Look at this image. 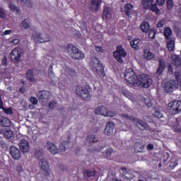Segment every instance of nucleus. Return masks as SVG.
<instances>
[{
  "label": "nucleus",
  "instance_id": "63",
  "mask_svg": "<svg viewBox=\"0 0 181 181\" xmlns=\"http://www.w3.org/2000/svg\"><path fill=\"white\" fill-rule=\"evenodd\" d=\"M25 91V86H22L19 88V93H21V94H23Z\"/></svg>",
  "mask_w": 181,
  "mask_h": 181
},
{
  "label": "nucleus",
  "instance_id": "53",
  "mask_svg": "<svg viewBox=\"0 0 181 181\" xmlns=\"http://www.w3.org/2000/svg\"><path fill=\"white\" fill-rule=\"evenodd\" d=\"M1 110H3V111L5 112V114H12L11 108H4L3 106V108H1Z\"/></svg>",
  "mask_w": 181,
  "mask_h": 181
},
{
  "label": "nucleus",
  "instance_id": "42",
  "mask_svg": "<svg viewBox=\"0 0 181 181\" xmlns=\"http://www.w3.org/2000/svg\"><path fill=\"white\" fill-rule=\"evenodd\" d=\"M92 64L93 65V67H95V66H100V64H103L100 63V59L97 57H93L91 59Z\"/></svg>",
  "mask_w": 181,
  "mask_h": 181
},
{
  "label": "nucleus",
  "instance_id": "51",
  "mask_svg": "<svg viewBox=\"0 0 181 181\" xmlns=\"http://www.w3.org/2000/svg\"><path fill=\"white\" fill-rule=\"evenodd\" d=\"M177 165V161H173V160L170 161V168H171V169H175V168H176Z\"/></svg>",
  "mask_w": 181,
  "mask_h": 181
},
{
  "label": "nucleus",
  "instance_id": "25",
  "mask_svg": "<svg viewBox=\"0 0 181 181\" xmlns=\"http://www.w3.org/2000/svg\"><path fill=\"white\" fill-rule=\"evenodd\" d=\"M30 21L29 18L24 19L20 24L21 28L23 30H26V29H29L30 28Z\"/></svg>",
  "mask_w": 181,
  "mask_h": 181
},
{
  "label": "nucleus",
  "instance_id": "38",
  "mask_svg": "<svg viewBox=\"0 0 181 181\" xmlns=\"http://www.w3.org/2000/svg\"><path fill=\"white\" fill-rule=\"evenodd\" d=\"M86 140L88 141V142H90V144L94 142H98V140L95 139V135L94 134L88 135L86 138Z\"/></svg>",
  "mask_w": 181,
  "mask_h": 181
},
{
  "label": "nucleus",
  "instance_id": "36",
  "mask_svg": "<svg viewBox=\"0 0 181 181\" xmlns=\"http://www.w3.org/2000/svg\"><path fill=\"white\" fill-rule=\"evenodd\" d=\"M85 173H86V175L88 177H94V176H95V175H97V170H86L85 171Z\"/></svg>",
  "mask_w": 181,
  "mask_h": 181
},
{
  "label": "nucleus",
  "instance_id": "5",
  "mask_svg": "<svg viewBox=\"0 0 181 181\" xmlns=\"http://www.w3.org/2000/svg\"><path fill=\"white\" fill-rule=\"evenodd\" d=\"M138 75H136V72L134 71L133 69H128L125 70L124 73V80L128 83V84H130L131 86H134L136 84V81Z\"/></svg>",
  "mask_w": 181,
  "mask_h": 181
},
{
  "label": "nucleus",
  "instance_id": "21",
  "mask_svg": "<svg viewBox=\"0 0 181 181\" xmlns=\"http://www.w3.org/2000/svg\"><path fill=\"white\" fill-rule=\"evenodd\" d=\"M134 8V5L127 3L124 5V12L125 13V15H127V16H128V18H129V16H131V15H132V9Z\"/></svg>",
  "mask_w": 181,
  "mask_h": 181
},
{
  "label": "nucleus",
  "instance_id": "64",
  "mask_svg": "<svg viewBox=\"0 0 181 181\" xmlns=\"http://www.w3.org/2000/svg\"><path fill=\"white\" fill-rule=\"evenodd\" d=\"M11 33H12V30H6L4 33V35H11Z\"/></svg>",
  "mask_w": 181,
  "mask_h": 181
},
{
  "label": "nucleus",
  "instance_id": "49",
  "mask_svg": "<svg viewBox=\"0 0 181 181\" xmlns=\"http://www.w3.org/2000/svg\"><path fill=\"white\" fill-rule=\"evenodd\" d=\"M30 103H32V104L33 105H37V103H39V100H37V98L31 96L30 99Z\"/></svg>",
  "mask_w": 181,
  "mask_h": 181
},
{
  "label": "nucleus",
  "instance_id": "13",
  "mask_svg": "<svg viewBox=\"0 0 181 181\" xmlns=\"http://www.w3.org/2000/svg\"><path fill=\"white\" fill-rule=\"evenodd\" d=\"M9 153L14 160H19V159H21V150L16 148V146H12L11 147H10Z\"/></svg>",
  "mask_w": 181,
  "mask_h": 181
},
{
  "label": "nucleus",
  "instance_id": "46",
  "mask_svg": "<svg viewBox=\"0 0 181 181\" xmlns=\"http://www.w3.org/2000/svg\"><path fill=\"white\" fill-rule=\"evenodd\" d=\"M5 18H6V13L5 12V9L0 8V19H5Z\"/></svg>",
  "mask_w": 181,
  "mask_h": 181
},
{
  "label": "nucleus",
  "instance_id": "30",
  "mask_svg": "<svg viewBox=\"0 0 181 181\" xmlns=\"http://www.w3.org/2000/svg\"><path fill=\"white\" fill-rule=\"evenodd\" d=\"M8 8L11 12H15L17 15L18 13H21V9H19L16 5L13 4L12 1H10Z\"/></svg>",
  "mask_w": 181,
  "mask_h": 181
},
{
  "label": "nucleus",
  "instance_id": "11",
  "mask_svg": "<svg viewBox=\"0 0 181 181\" xmlns=\"http://www.w3.org/2000/svg\"><path fill=\"white\" fill-rule=\"evenodd\" d=\"M93 71L96 77H99L100 78H104L105 77V71H104L103 64L96 65L93 67Z\"/></svg>",
  "mask_w": 181,
  "mask_h": 181
},
{
  "label": "nucleus",
  "instance_id": "27",
  "mask_svg": "<svg viewBox=\"0 0 181 181\" xmlns=\"http://www.w3.org/2000/svg\"><path fill=\"white\" fill-rule=\"evenodd\" d=\"M70 145L69 141H64L62 143L59 145V151L60 152H66V149H69Z\"/></svg>",
  "mask_w": 181,
  "mask_h": 181
},
{
  "label": "nucleus",
  "instance_id": "47",
  "mask_svg": "<svg viewBox=\"0 0 181 181\" xmlns=\"http://www.w3.org/2000/svg\"><path fill=\"white\" fill-rule=\"evenodd\" d=\"M153 115L156 118H158V119L162 118V117H163V114H162V112H160L159 110H156L153 114Z\"/></svg>",
  "mask_w": 181,
  "mask_h": 181
},
{
  "label": "nucleus",
  "instance_id": "44",
  "mask_svg": "<svg viewBox=\"0 0 181 181\" xmlns=\"http://www.w3.org/2000/svg\"><path fill=\"white\" fill-rule=\"evenodd\" d=\"M165 22L166 20H165V18L159 20V21L157 23V28H163V26H165Z\"/></svg>",
  "mask_w": 181,
  "mask_h": 181
},
{
  "label": "nucleus",
  "instance_id": "33",
  "mask_svg": "<svg viewBox=\"0 0 181 181\" xmlns=\"http://www.w3.org/2000/svg\"><path fill=\"white\" fill-rule=\"evenodd\" d=\"M3 135L6 139H11L13 136V131L11 130V129L4 130Z\"/></svg>",
  "mask_w": 181,
  "mask_h": 181
},
{
  "label": "nucleus",
  "instance_id": "57",
  "mask_svg": "<svg viewBox=\"0 0 181 181\" xmlns=\"http://www.w3.org/2000/svg\"><path fill=\"white\" fill-rule=\"evenodd\" d=\"M120 169H121V170H123L122 176H125L128 173V171H127L126 167H122Z\"/></svg>",
  "mask_w": 181,
  "mask_h": 181
},
{
  "label": "nucleus",
  "instance_id": "7",
  "mask_svg": "<svg viewBox=\"0 0 181 181\" xmlns=\"http://www.w3.org/2000/svg\"><path fill=\"white\" fill-rule=\"evenodd\" d=\"M177 88H179V83L175 79H170L164 85V91L168 94H173V91H176Z\"/></svg>",
  "mask_w": 181,
  "mask_h": 181
},
{
  "label": "nucleus",
  "instance_id": "18",
  "mask_svg": "<svg viewBox=\"0 0 181 181\" xmlns=\"http://www.w3.org/2000/svg\"><path fill=\"white\" fill-rule=\"evenodd\" d=\"M19 147L21 151L23 152V153H26L29 151V141L26 139H21L19 142Z\"/></svg>",
  "mask_w": 181,
  "mask_h": 181
},
{
  "label": "nucleus",
  "instance_id": "8",
  "mask_svg": "<svg viewBox=\"0 0 181 181\" xmlns=\"http://www.w3.org/2000/svg\"><path fill=\"white\" fill-rule=\"evenodd\" d=\"M45 176H50V165L46 158H39L38 162Z\"/></svg>",
  "mask_w": 181,
  "mask_h": 181
},
{
  "label": "nucleus",
  "instance_id": "6",
  "mask_svg": "<svg viewBox=\"0 0 181 181\" xmlns=\"http://www.w3.org/2000/svg\"><path fill=\"white\" fill-rule=\"evenodd\" d=\"M113 57L119 63H124V58L127 57V52L122 45H118L113 52Z\"/></svg>",
  "mask_w": 181,
  "mask_h": 181
},
{
  "label": "nucleus",
  "instance_id": "45",
  "mask_svg": "<svg viewBox=\"0 0 181 181\" xmlns=\"http://www.w3.org/2000/svg\"><path fill=\"white\" fill-rule=\"evenodd\" d=\"M49 77H54V72H53V65L50 64L48 70Z\"/></svg>",
  "mask_w": 181,
  "mask_h": 181
},
{
  "label": "nucleus",
  "instance_id": "2",
  "mask_svg": "<svg viewBox=\"0 0 181 181\" xmlns=\"http://www.w3.org/2000/svg\"><path fill=\"white\" fill-rule=\"evenodd\" d=\"M136 78L137 81H136L134 87H144V88H148V87L152 86V79L148 75H138Z\"/></svg>",
  "mask_w": 181,
  "mask_h": 181
},
{
  "label": "nucleus",
  "instance_id": "14",
  "mask_svg": "<svg viewBox=\"0 0 181 181\" xmlns=\"http://www.w3.org/2000/svg\"><path fill=\"white\" fill-rule=\"evenodd\" d=\"M33 37L35 42L37 43H45L46 42H50V37H42V33H35L33 34Z\"/></svg>",
  "mask_w": 181,
  "mask_h": 181
},
{
  "label": "nucleus",
  "instance_id": "61",
  "mask_svg": "<svg viewBox=\"0 0 181 181\" xmlns=\"http://www.w3.org/2000/svg\"><path fill=\"white\" fill-rule=\"evenodd\" d=\"M153 148H154V146H153V144H148V146H147V150L148 151H152V149H153Z\"/></svg>",
  "mask_w": 181,
  "mask_h": 181
},
{
  "label": "nucleus",
  "instance_id": "34",
  "mask_svg": "<svg viewBox=\"0 0 181 181\" xmlns=\"http://www.w3.org/2000/svg\"><path fill=\"white\" fill-rule=\"evenodd\" d=\"M111 18V13H110V8L108 7L104 8L103 18L108 21Z\"/></svg>",
  "mask_w": 181,
  "mask_h": 181
},
{
  "label": "nucleus",
  "instance_id": "10",
  "mask_svg": "<svg viewBox=\"0 0 181 181\" xmlns=\"http://www.w3.org/2000/svg\"><path fill=\"white\" fill-rule=\"evenodd\" d=\"M168 107L170 111H173L174 114H179L181 112V101L180 100H173V102L168 103Z\"/></svg>",
  "mask_w": 181,
  "mask_h": 181
},
{
  "label": "nucleus",
  "instance_id": "3",
  "mask_svg": "<svg viewBox=\"0 0 181 181\" xmlns=\"http://www.w3.org/2000/svg\"><path fill=\"white\" fill-rule=\"evenodd\" d=\"M66 50L69 52H70V50H71L70 56L74 60H83V59H84V57H86L84 52H83L77 47H76L71 44H69L67 45Z\"/></svg>",
  "mask_w": 181,
  "mask_h": 181
},
{
  "label": "nucleus",
  "instance_id": "12",
  "mask_svg": "<svg viewBox=\"0 0 181 181\" xmlns=\"http://www.w3.org/2000/svg\"><path fill=\"white\" fill-rule=\"evenodd\" d=\"M22 49L21 48H15L11 52V59L13 62H20L22 57Z\"/></svg>",
  "mask_w": 181,
  "mask_h": 181
},
{
  "label": "nucleus",
  "instance_id": "35",
  "mask_svg": "<svg viewBox=\"0 0 181 181\" xmlns=\"http://www.w3.org/2000/svg\"><path fill=\"white\" fill-rule=\"evenodd\" d=\"M154 0H142L141 4L144 9H149L151 7V4L153 2Z\"/></svg>",
  "mask_w": 181,
  "mask_h": 181
},
{
  "label": "nucleus",
  "instance_id": "20",
  "mask_svg": "<svg viewBox=\"0 0 181 181\" xmlns=\"http://www.w3.org/2000/svg\"><path fill=\"white\" fill-rule=\"evenodd\" d=\"M172 64L176 67L181 66V57L177 54H173L171 56Z\"/></svg>",
  "mask_w": 181,
  "mask_h": 181
},
{
  "label": "nucleus",
  "instance_id": "1",
  "mask_svg": "<svg viewBox=\"0 0 181 181\" xmlns=\"http://www.w3.org/2000/svg\"><path fill=\"white\" fill-rule=\"evenodd\" d=\"M91 91H93V89L88 85L85 86H77L75 88L76 95L83 101H90L91 100V95L90 94Z\"/></svg>",
  "mask_w": 181,
  "mask_h": 181
},
{
  "label": "nucleus",
  "instance_id": "23",
  "mask_svg": "<svg viewBox=\"0 0 181 181\" xmlns=\"http://www.w3.org/2000/svg\"><path fill=\"white\" fill-rule=\"evenodd\" d=\"M47 149L51 152L52 155H56V153H59V149L57 148V146L54 145V144L52 142L47 143Z\"/></svg>",
  "mask_w": 181,
  "mask_h": 181
},
{
  "label": "nucleus",
  "instance_id": "17",
  "mask_svg": "<svg viewBox=\"0 0 181 181\" xmlns=\"http://www.w3.org/2000/svg\"><path fill=\"white\" fill-rule=\"evenodd\" d=\"M165 69H166V63L163 59H158V67L156 70V74H158V76H160L163 74V71H165Z\"/></svg>",
  "mask_w": 181,
  "mask_h": 181
},
{
  "label": "nucleus",
  "instance_id": "31",
  "mask_svg": "<svg viewBox=\"0 0 181 181\" xmlns=\"http://www.w3.org/2000/svg\"><path fill=\"white\" fill-rule=\"evenodd\" d=\"M166 43L168 50H169V52H173V50H175V41L173 39H170L168 40Z\"/></svg>",
  "mask_w": 181,
  "mask_h": 181
},
{
  "label": "nucleus",
  "instance_id": "56",
  "mask_svg": "<svg viewBox=\"0 0 181 181\" xmlns=\"http://www.w3.org/2000/svg\"><path fill=\"white\" fill-rule=\"evenodd\" d=\"M1 64H3V66H6V64H8V59H6V57H4L2 60H1Z\"/></svg>",
  "mask_w": 181,
  "mask_h": 181
},
{
  "label": "nucleus",
  "instance_id": "40",
  "mask_svg": "<svg viewBox=\"0 0 181 181\" xmlns=\"http://www.w3.org/2000/svg\"><path fill=\"white\" fill-rule=\"evenodd\" d=\"M157 31L156 30L151 28L148 30V37L149 39H155L156 36Z\"/></svg>",
  "mask_w": 181,
  "mask_h": 181
},
{
  "label": "nucleus",
  "instance_id": "28",
  "mask_svg": "<svg viewBox=\"0 0 181 181\" xmlns=\"http://www.w3.org/2000/svg\"><path fill=\"white\" fill-rule=\"evenodd\" d=\"M141 42V40L139 38H135L134 40H132L130 42V46L132 47V49H134V50H138L139 49V43Z\"/></svg>",
  "mask_w": 181,
  "mask_h": 181
},
{
  "label": "nucleus",
  "instance_id": "48",
  "mask_svg": "<svg viewBox=\"0 0 181 181\" xmlns=\"http://www.w3.org/2000/svg\"><path fill=\"white\" fill-rule=\"evenodd\" d=\"M167 8L169 11L173 8V0H167Z\"/></svg>",
  "mask_w": 181,
  "mask_h": 181
},
{
  "label": "nucleus",
  "instance_id": "52",
  "mask_svg": "<svg viewBox=\"0 0 181 181\" xmlns=\"http://www.w3.org/2000/svg\"><path fill=\"white\" fill-rule=\"evenodd\" d=\"M144 103L146 104V107H152V102L150 99H144Z\"/></svg>",
  "mask_w": 181,
  "mask_h": 181
},
{
  "label": "nucleus",
  "instance_id": "4",
  "mask_svg": "<svg viewBox=\"0 0 181 181\" xmlns=\"http://www.w3.org/2000/svg\"><path fill=\"white\" fill-rule=\"evenodd\" d=\"M122 117L125 119H129V121L136 122L137 128L140 129L141 131H145V129H148V128H149V125H148L146 122H145L144 120L141 119H136L135 117L129 116L127 114H123Z\"/></svg>",
  "mask_w": 181,
  "mask_h": 181
},
{
  "label": "nucleus",
  "instance_id": "58",
  "mask_svg": "<svg viewBox=\"0 0 181 181\" xmlns=\"http://www.w3.org/2000/svg\"><path fill=\"white\" fill-rule=\"evenodd\" d=\"M18 43H21V40L19 39H13L11 42L12 45H18Z\"/></svg>",
  "mask_w": 181,
  "mask_h": 181
},
{
  "label": "nucleus",
  "instance_id": "54",
  "mask_svg": "<svg viewBox=\"0 0 181 181\" xmlns=\"http://www.w3.org/2000/svg\"><path fill=\"white\" fill-rule=\"evenodd\" d=\"M112 148H107L105 150L106 156H111V155H112Z\"/></svg>",
  "mask_w": 181,
  "mask_h": 181
},
{
  "label": "nucleus",
  "instance_id": "24",
  "mask_svg": "<svg viewBox=\"0 0 181 181\" xmlns=\"http://www.w3.org/2000/svg\"><path fill=\"white\" fill-rule=\"evenodd\" d=\"M140 29L143 32V33H148L151 30V26L149 25V23L146 21H143L140 25Z\"/></svg>",
  "mask_w": 181,
  "mask_h": 181
},
{
  "label": "nucleus",
  "instance_id": "32",
  "mask_svg": "<svg viewBox=\"0 0 181 181\" xmlns=\"http://www.w3.org/2000/svg\"><path fill=\"white\" fill-rule=\"evenodd\" d=\"M144 57L147 60H152V59L155 58V54L151 52V51L148 49H144Z\"/></svg>",
  "mask_w": 181,
  "mask_h": 181
},
{
  "label": "nucleus",
  "instance_id": "29",
  "mask_svg": "<svg viewBox=\"0 0 181 181\" xmlns=\"http://www.w3.org/2000/svg\"><path fill=\"white\" fill-rule=\"evenodd\" d=\"M90 5L95 11H98L100 5H101V0H90Z\"/></svg>",
  "mask_w": 181,
  "mask_h": 181
},
{
  "label": "nucleus",
  "instance_id": "16",
  "mask_svg": "<svg viewBox=\"0 0 181 181\" xmlns=\"http://www.w3.org/2000/svg\"><path fill=\"white\" fill-rule=\"evenodd\" d=\"M115 128V124L112 122H108L105 128L104 134H105V135H107V136L112 135Z\"/></svg>",
  "mask_w": 181,
  "mask_h": 181
},
{
  "label": "nucleus",
  "instance_id": "62",
  "mask_svg": "<svg viewBox=\"0 0 181 181\" xmlns=\"http://www.w3.org/2000/svg\"><path fill=\"white\" fill-rule=\"evenodd\" d=\"M158 5H163L165 4V0H156Z\"/></svg>",
  "mask_w": 181,
  "mask_h": 181
},
{
  "label": "nucleus",
  "instance_id": "60",
  "mask_svg": "<svg viewBox=\"0 0 181 181\" xmlns=\"http://www.w3.org/2000/svg\"><path fill=\"white\" fill-rule=\"evenodd\" d=\"M0 146H1V148H6V142L1 141H0Z\"/></svg>",
  "mask_w": 181,
  "mask_h": 181
},
{
  "label": "nucleus",
  "instance_id": "39",
  "mask_svg": "<svg viewBox=\"0 0 181 181\" xmlns=\"http://www.w3.org/2000/svg\"><path fill=\"white\" fill-rule=\"evenodd\" d=\"M17 1L23 2V4H25L27 8H32V6H33V3H32L30 0H17Z\"/></svg>",
  "mask_w": 181,
  "mask_h": 181
},
{
  "label": "nucleus",
  "instance_id": "9",
  "mask_svg": "<svg viewBox=\"0 0 181 181\" xmlns=\"http://www.w3.org/2000/svg\"><path fill=\"white\" fill-rule=\"evenodd\" d=\"M95 114L97 115H103V117H113L114 113L111 111H108V109L105 106H99L95 109Z\"/></svg>",
  "mask_w": 181,
  "mask_h": 181
},
{
  "label": "nucleus",
  "instance_id": "22",
  "mask_svg": "<svg viewBox=\"0 0 181 181\" xmlns=\"http://www.w3.org/2000/svg\"><path fill=\"white\" fill-rule=\"evenodd\" d=\"M173 34V31L172 30L171 28L169 27H165L164 28V37L165 39V40H170V39H172V35Z\"/></svg>",
  "mask_w": 181,
  "mask_h": 181
},
{
  "label": "nucleus",
  "instance_id": "26",
  "mask_svg": "<svg viewBox=\"0 0 181 181\" xmlns=\"http://www.w3.org/2000/svg\"><path fill=\"white\" fill-rule=\"evenodd\" d=\"M0 125L4 127H11V119H8V117H3L0 119Z\"/></svg>",
  "mask_w": 181,
  "mask_h": 181
},
{
  "label": "nucleus",
  "instance_id": "15",
  "mask_svg": "<svg viewBox=\"0 0 181 181\" xmlns=\"http://www.w3.org/2000/svg\"><path fill=\"white\" fill-rule=\"evenodd\" d=\"M37 97L39 100H50L52 93L49 90H40L37 93Z\"/></svg>",
  "mask_w": 181,
  "mask_h": 181
},
{
  "label": "nucleus",
  "instance_id": "19",
  "mask_svg": "<svg viewBox=\"0 0 181 181\" xmlns=\"http://www.w3.org/2000/svg\"><path fill=\"white\" fill-rule=\"evenodd\" d=\"M26 76L29 83L36 82V79L35 78V69H28L26 72Z\"/></svg>",
  "mask_w": 181,
  "mask_h": 181
},
{
  "label": "nucleus",
  "instance_id": "59",
  "mask_svg": "<svg viewBox=\"0 0 181 181\" xmlns=\"http://www.w3.org/2000/svg\"><path fill=\"white\" fill-rule=\"evenodd\" d=\"M168 73H170L171 74L173 73V66H172L171 64L168 66Z\"/></svg>",
  "mask_w": 181,
  "mask_h": 181
},
{
  "label": "nucleus",
  "instance_id": "43",
  "mask_svg": "<svg viewBox=\"0 0 181 181\" xmlns=\"http://www.w3.org/2000/svg\"><path fill=\"white\" fill-rule=\"evenodd\" d=\"M174 76L176 80V81L177 82V83H181V74L179 71H175L174 73Z\"/></svg>",
  "mask_w": 181,
  "mask_h": 181
},
{
  "label": "nucleus",
  "instance_id": "41",
  "mask_svg": "<svg viewBox=\"0 0 181 181\" xmlns=\"http://www.w3.org/2000/svg\"><path fill=\"white\" fill-rule=\"evenodd\" d=\"M148 9H151L152 12H155L156 13H159V8H158V6L156 4H152V3H151V5Z\"/></svg>",
  "mask_w": 181,
  "mask_h": 181
},
{
  "label": "nucleus",
  "instance_id": "37",
  "mask_svg": "<svg viewBox=\"0 0 181 181\" xmlns=\"http://www.w3.org/2000/svg\"><path fill=\"white\" fill-rule=\"evenodd\" d=\"M134 151L136 153L142 152V151H144V146L139 143H136L134 145Z\"/></svg>",
  "mask_w": 181,
  "mask_h": 181
},
{
  "label": "nucleus",
  "instance_id": "55",
  "mask_svg": "<svg viewBox=\"0 0 181 181\" xmlns=\"http://www.w3.org/2000/svg\"><path fill=\"white\" fill-rule=\"evenodd\" d=\"M96 52H100V53H104V49L101 46H96L95 47Z\"/></svg>",
  "mask_w": 181,
  "mask_h": 181
},
{
  "label": "nucleus",
  "instance_id": "50",
  "mask_svg": "<svg viewBox=\"0 0 181 181\" xmlns=\"http://www.w3.org/2000/svg\"><path fill=\"white\" fill-rule=\"evenodd\" d=\"M49 107L50 110H54V108H56V107H57V103L55 101H52L49 103Z\"/></svg>",
  "mask_w": 181,
  "mask_h": 181
}]
</instances>
